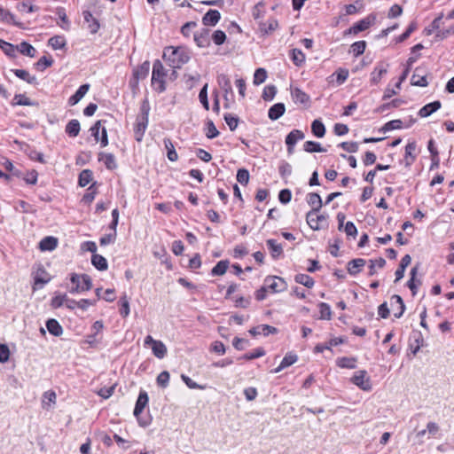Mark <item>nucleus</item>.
I'll list each match as a JSON object with an SVG mask.
<instances>
[{"mask_svg":"<svg viewBox=\"0 0 454 454\" xmlns=\"http://www.w3.org/2000/svg\"><path fill=\"white\" fill-rule=\"evenodd\" d=\"M163 59L171 67L180 68L189 61L190 56L184 48L167 47L163 52Z\"/></svg>","mask_w":454,"mask_h":454,"instance_id":"f257e3e1","label":"nucleus"},{"mask_svg":"<svg viewBox=\"0 0 454 454\" xmlns=\"http://www.w3.org/2000/svg\"><path fill=\"white\" fill-rule=\"evenodd\" d=\"M167 74L165 72V68L162 63L160 60H155L153 66V73H152V86L153 88L161 93L165 91V77Z\"/></svg>","mask_w":454,"mask_h":454,"instance_id":"f03ea898","label":"nucleus"},{"mask_svg":"<svg viewBox=\"0 0 454 454\" xmlns=\"http://www.w3.org/2000/svg\"><path fill=\"white\" fill-rule=\"evenodd\" d=\"M70 280L74 285V286L70 290L71 294L89 291L92 287L91 278L86 274L78 275L76 273H73Z\"/></svg>","mask_w":454,"mask_h":454,"instance_id":"7ed1b4c3","label":"nucleus"},{"mask_svg":"<svg viewBox=\"0 0 454 454\" xmlns=\"http://www.w3.org/2000/svg\"><path fill=\"white\" fill-rule=\"evenodd\" d=\"M375 20H376V16L373 14H370L367 17H365L364 19L355 23L348 29L345 30L344 35H357L358 33L368 29L372 24H374Z\"/></svg>","mask_w":454,"mask_h":454,"instance_id":"20e7f679","label":"nucleus"},{"mask_svg":"<svg viewBox=\"0 0 454 454\" xmlns=\"http://www.w3.org/2000/svg\"><path fill=\"white\" fill-rule=\"evenodd\" d=\"M103 121L99 120L90 128L91 136L97 142H100L102 147L108 145L107 132L105 127H102Z\"/></svg>","mask_w":454,"mask_h":454,"instance_id":"39448f33","label":"nucleus"},{"mask_svg":"<svg viewBox=\"0 0 454 454\" xmlns=\"http://www.w3.org/2000/svg\"><path fill=\"white\" fill-rule=\"evenodd\" d=\"M351 382L364 391H370L372 389L370 377L367 376V372L364 370L357 371L351 378Z\"/></svg>","mask_w":454,"mask_h":454,"instance_id":"423d86ee","label":"nucleus"},{"mask_svg":"<svg viewBox=\"0 0 454 454\" xmlns=\"http://www.w3.org/2000/svg\"><path fill=\"white\" fill-rule=\"evenodd\" d=\"M264 284L267 286L268 289L272 293L283 292L287 287L286 282L283 278L276 276L267 277L264 279Z\"/></svg>","mask_w":454,"mask_h":454,"instance_id":"0eeeda50","label":"nucleus"},{"mask_svg":"<svg viewBox=\"0 0 454 454\" xmlns=\"http://www.w3.org/2000/svg\"><path fill=\"white\" fill-rule=\"evenodd\" d=\"M318 212L309 211L306 215V221L309 226L314 230L318 231L322 228V223L326 221L324 215H317Z\"/></svg>","mask_w":454,"mask_h":454,"instance_id":"6e6552de","label":"nucleus"},{"mask_svg":"<svg viewBox=\"0 0 454 454\" xmlns=\"http://www.w3.org/2000/svg\"><path fill=\"white\" fill-rule=\"evenodd\" d=\"M303 138L304 133L300 129H294L286 137V144L287 145V152L289 154L294 153L295 144Z\"/></svg>","mask_w":454,"mask_h":454,"instance_id":"1a4fd4ad","label":"nucleus"},{"mask_svg":"<svg viewBox=\"0 0 454 454\" xmlns=\"http://www.w3.org/2000/svg\"><path fill=\"white\" fill-rule=\"evenodd\" d=\"M209 29L201 28L193 34V39L196 44L200 48H205L210 45Z\"/></svg>","mask_w":454,"mask_h":454,"instance_id":"9d476101","label":"nucleus"},{"mask_svg":"<svg viewBox=\"0 0 454 454\" xmlns=\"http://www.w3.org/2000/svg\"><path fill=\"white\" fill-rule=\"evenodd\" d=\"M148 122L149 119H145V117H137L136 124L134 126V136L137 142L142 141L144 134L147 129Z\"/></svg>","mask_w":454,"mask_h":454,"instance_id":"9b49d317","label":"nucleus"},{"mask_svg":"<svg viewBox=\"0 0 454 454\" xmlns=\"http://www.w3.org/2000/svg\"><path fill=\"white\" fill-rule=\"evenodd\" d=\"M390 304L393 309L395 310V317H401L405 310V305L402 297L397 294L393 295L390 300Z\"/></svg>","mask_w":454,"mask_h":454,"instance_id":"f8f14e48","label":"nucleus"},{"mask_svg":"<svg viewBox=\"0 0 454 454\" xmlns=\"http://www.w3.org/2000/svg\"><path fill=\"white\" fill-rule=\"evenodd\" d=\"M148 401L149 398L147 393L144 390L140 391L133 412L135 417L138 419L139 415L143 412L144 409L147 405Z\"/></svg>","mask_w":454,"mask_h":454,"instance_id":"ddd939ff","label":"nucleus"},{"mask_svg":"<svg viewBox=\"0 0 454 454\" xmlns=\"http://www.w3.org/2000/svg\"><path fill=\"white\" fill-rule=\"evenodd\" d=\"M278 333V329L274 326L269 325H260L256 327H253L249 330V333L253 336H257L262 334L264 336H268L270 334H275Z\"/></svg>","mask_w":454,"mask_h":454,"instance_id":"4468645a","label":"nucleus"},{"mask_svg":"<svg viewBox=\"0 0 454 454\" xmlns=\"http://www.w3.org/2000/svg\"><path fill=\"white\" fill-rule=\"evenodd\" d=\"M84 22L88 24V28L91 34H96L99 29L98 20L93 17L90 11H83L82 12Z\"/></svg>","mask_w":454,"mask_h":454,"instance_id":"2eb2a0df","label":"nucleus"},{"mask_svg":"<svg viewBox=\"0 0 454 454\" xmlns=\"http://www.w3.org/2000/svg\"><path fill=\"white\" fill-rule=\"evenodd\" d=\"M221 19V14L217 10H209L202 18L204 26H215Z\"/></svg>","mask_w":454,"mask_h":454,"instance_id":"dca6fc26","label":"nucleus"},{"mask_svg":"<svg viewBox=\"0 0 454 454\" xmlns=\"http://www.w3.org/2000/svg\"><path fill=\"white\" fill-rule=\"evenodd\" d=\"M417 149V144L415 141L409 142L405 146L404 161L405 166L410 167L415 160L416 155L415 151Z\"/></svg>","mask_w":454,"mask_h":454,"instance_id":"f3484780","label":"nucleus"},{"mask_svg":"<svg viewBox=\"0 0 454 454\" xmlns=\"http://www.w3.org/2000/svg\"><path fill=\"white\" fill-rule=\"evenodd\" d=\"M307 203L312 207L310 211L319 212L322 207V199L316 192H309L306 197Z\"/></svg>","mask_w":454,"mask_h":454,"instance_id":"a211bd4d","label":"nucleus"},{"mask_svg":"<svg viewBox=\"0 0 454 454\" xmlns=\"http://www.w3.org/2000/svg\"><path fill=\"white\" fill-rule=\"evenodd\" d=\"M365 263H366V262L364 259H362V258L353 259L348 263V267H347L348 272L350 275L355 276L362 270V269L364 267Z\"/></svg>","mask_w":454,"mask_h":454,"instance_id":"6ab92c4d","label":"nucleus"},{"mask_svg":"<svg viewBox=\"0 0 454 454\" xmlns=\"http://www.w3.org/2000/svg\"><path fill=\"white\" fill-rule=\"evenodd\" d=\"M442 106L440 101L436 100L432 103L427 104L419 111V115L422 118L430 116L433 113L439 110Z\"/></svg>","mask_w":454,"mask_h":454,"instance_id":"aec40b11","label":"nucleus"},{"mask_svg":"<svg viewBox=\"0 0 454 454\" xmlns=\"http://www.w3.org/2000/svg\"><path fill=\"white\" fill-rule=\"evenodd\" d=\"M291 96L295 104H308L310 100L309 96L299 88L291 90Z\"/></svg>","mask_w":454,"mask_h":454,"instance_id":"412c9836","label":"nucleus"},{"mask_svg":"<svg viewBox=\"0 0 454 454\" xmlns=\"http://www.w3.org/2000/svg\"><path fill=\"white\" fill-rule=\"evenodd\" d=\"M98 160L102 161L107 169L113 170L117 168L115 157L112 153H100L98 154Z\"/></svg>","mask_w":454,"mask_h":454,"instance_id":"4be33fe9","label":"nucleus"},{"mask_svg":"<svg viewBox=\"0 0 454 454\" xmlns=\"http://www.w3.org/2000/svg\"><path fill=\"white\" fill-rule=\"evenodd\" d=\"M298 359V356L295 354L288 353L282 359L280 364L275 368L272 372L278 373L281 372L283 369L291 366L294 364Z\"/></svg>","mask_w":454,"mask_h":454,"instance_id":"5701e85b","label":"nucleus"},{"mask_svg":"<svg viewBox=\"0 0 454 454\" xmlns=\"http://www.w3.org/2000/svg\"><path fill=\"white\" fill-rule=\"evenodd\" d=\"M285 105L283 103H277L269 109L268 116L270 120L276 121L285 114Z\"/></svg>","mask_w":454,"mask_h":454,"instance_id":"b1692460","label":"nucleus"},{"mask_svg":"<svg viewBox=\"0 0 454 454\" xmlns=\"http://www.w3.org/2000/svg\"><path fill=\"white\" fill-rule=\"evenodd\" d=\"M90 85L89 84H82L79 87V89L76 90V92L71 96L68 99V104L70 106L76 105L89 91Z\"/></svg>","mask_w":454,"mask_h":454,"instance_id":"393cba45","label":"nucleus"},{"mask_svg":"<svg viewBox=\"0 0 454 454\" xmlns=\"http://www.w3.org/2000/svg\"><path fill=\"white\" fill-rule=\"evenodd\" d=\"M57 246L58 239L51 236L43 238L39 243V248L42 251H52Z\"/></svg>","mask_w":454,"mask_h":454,"instance_id":"a878e982","label":"nucleus"},{"mask_svg":"<svg viewBox=\"0 0 454 454\" xmlns=\"http://www.w3.org/2000/svg\"><path fill=\"white\" fill-rule=\"evenodd\" d=\"M411 83L413 86L427 87L428 85L427 75L421 74L420 69L416 68L413 75L411 76Z\"/></svg>","mask_w":454,"mask_h":454,"instance_id":"bb28decb","label":"nucleus"},{"mask_svg":"<svg viewBox=\"0 0 454 454\" xmlns=\"http://www.w3.org/2000/svg\"><path fill=\"white\" fill-rule=\"evenodd\" d=\"M418 270H419V267L418 266H414L411 269V278L407 282V286L410 288V290L411 291L413 296L416 295V294H417L418 286L421 285V281L420 280H416V275L418 273Z\"/></svg>","mask_w":454,"mask_h":454,"instance_id":"cd10ccee","label":"nucleus"},{"mask_svg":"<svg viewBox=\"0 0 454 454\" xmlns=\"http://www.w3.org/2000/svg\"><path fill=\"white\" fill-rule=\"evenodd\" d=\"M46 327L49 333L53 336L59 337L63 333V328L56 319H48Z\"/></svg>","mask_w":454,"mask_h":454,"instance_id":"c85d7f7f","label":"nucleus"},{"mask_svg":"<svg viewBox=\"0 0 454 454\" xmlns=\"http://www.w3.org/2000/svg\"><path fill=\"white\" fill-rule=\"evenodd\" d=\"M150 69V63L148 61L144 62L142 65H140L135 71H134V78L136 80V83L139 80L145 79L148 74Z\"/></svg>","mask_w":454,"mask_h":454,"instance_id":"c756f323","label":"nucleus"},{"mask_svg":"<svg viewBox=\"0 0 454 454\" xmlns=\"http://www.w3.org/2000/svg\"><path fill=\"white\" fill-rule=\"evenodd\" d=\"M81 130L80 122L76 119L71 120L66 126V133L71 137H75L79 135Z\"/></svg>","mask_w":454,"mask_h":454,"instance_id":"7c9ffc66","label":"nucleus"},{"mask_svg":"<svg viewBox=\"0 0 454 454\" xmlns=\"http://www.w3.org/2000/svg\"><path fill=\"white\" fill-rule=\"evenodd\" d=\"M217 82H218L219 86L221 87V89L224 91L225 98L227 97V95L229 93H232L231 83L229 77L226 74H222L218 75Z\"/></svg>","mask_w":454,"mask_h":454,"instance_id":"2f4dec72","label":"nucleus"},{"mask_svg":"<svg viewBox=\"0 0 454 454\" xmlns=\"http://www.w3.org/2000/svg\"><path fill=\"white\" fill-rule=\"evenodd\" d=\"M163 144L167 150V157L170 161H176L178 159L177 153L170 138H164Z\"/></svg>","mask_w":454,"mask_h":454,"instance_id":"473e14b6","label":"nucleus"},{"mask_svg":"<svg viewBox=\"0 0 454 454\" xmlns=\"http://www.w3.org/2000/svg\"><path fill=\"white\" fill-rule=\"evenodd\" d=\"M278 27V22L277 20L270 19L265 22H262L260 24V30L262 33L268 35L271 32L275 31Z\"/></svg>","mask_w":454,"mask_h":454,"instance_id":"72a5a7b5","label":"nucleus"},{"mask_svg":"<svg viewBox=\"0 0 454 454\" xmlns=\"http://www.w3.org/2000/svg\"><path fill=\"white\" fill-rule=\"evenodd\" d=\"M387 73V69L382 66H377L371 74V82L372 84H378L382 76Z\"/></svg>","mask_w":454,"mask_h":454,"instance_id":"f704fd0d","label":"nucleus"},{"mask_svg":"<svg viewBox=\"0 0 454 454\" xmlns=\"http://www.w3.org/2000/svg\"><path fill=\"white\" fill-rule=\"evenodd\" d=\"M152 351L157 358L162 359L167 354V347L162 341L157 340L152 347Z\"/></svg>","mask_w":454,"mask_h":454,"instance_id":"c9c22d12","label":"nucleus"},{"mask_svg":"<svg viewBox=\"0 0 454 454\" xmlns=\"http://www.w3.org/2000/svg\"><path fill=\"white\" fill-rule=\"evenodd\" d=\"M91 262L98 270H106L108 267L106 259L98 254H94L91 258Z\"/></svg>","mask_w":454,"mask_h":454,"instance_id":"e433bc0d","label":"nucleus"},{"mask_svg":"<svg viewBox=\"0 0 454 454\" xmlns=\"http://www.w3.org/2000/svg\"><path fill=\"white\" fill-rule=\"evenodd\" d=\"M267 246L273 258H278L282 253L283 248L275 239H268Z\"/></svg>","mask_w":454,"mask_h":454,"instance_id":"4c0bfd02","label":"nucleus"},{"mask_svg":"<svg viewBox=\"0 0 454 454\" xmlns=\"http://www.w3.org/2000/svg\"><path fill=\"white\" fill-rule=\"evenodd\" d=\"M311 131L317 137H323L325 134V127L320 120H314L311 124Z\"/></svg>","mask_w":454,"mask_h":454,"instance_id":"58836bf2","label":"nucleus"},{"mask_svg":"<svg viewBox=\"0 0 454 454\" xmlns=\"http://www.w3.org/2000/svg\"><path fill=\"white\" fill-rule=\"evenodd\" d=\"M294 280L296 283L303 285L308 288H311L315 285L314 279L307 274H297Z\"/></svg>","mask_w":454,"mask_h":454,"instance_id":"ea45409f","label":"nucleus"},{"mask_svg":"<svg viewBox=\"0 0 454 454\" xmlns=\"http://www.w3.org/2000/svg\"><path fill=\"white\" fill-rule=\"evenodd\" d=\"M12 71L17 77L26 81L29 84H34L36 82V77L30 75V74L24 69H14Z\"/></svg>","mask_w":454,"mask_h":454,"instance_id":"a19ab883","label":"nucleus"},{"mask_svg":"<svg viewBox=\"0 0 454 454\" xmlns=\"http://www.w3.org/2000/svg\"><path fill=\"white\" fill-rule=\"evenodd\" d=\"M17 51H19L21 54L28 56V57H35V49L28 43L22 42L17 46Z\"/></svg>","mask_w":454,"mask_h":454,"instance_id":"79ce46f5","label":"nucleus"},{"mask_svg":"<svg viewBox=\"0 0 454 454\" xmlns=\"http://www.w3.org/2000/svg\"><path fill=\"white\" fill-rule=\"evenodd\" d=\"M48 44L54 50H59L65 47L66 39L61 35H55L49 39Z\"/></svg>","mask_w":454,"mask_h":454,"instance_id":"37998d69","label":"nucleus"},{"mask_svg":"<svg viewBox=\"0 0 454 454\" xmlns=\"http://www.w3.org/2000/svg\"><path fill=\"white\" fill-rule=\"evenodd\" d=\"M228 266H229L228 261H226V260L220 261L212 269L211 274L213 276H222L226 272Z\"/></svg>","mask_w":454,"mask_h":454,"instance_id":"c03bdc74","label":"nucleus"},{"mask_svg":"<svg viewBox=\"0 0 454 454\" xmlns=\"http://www.w3.org/2000/svg\"><path fill=\"white\" fill-rule=\"evenodd\" d=\"M303 148L308 153H324L326 152L319 143L314 141H307L303 145Z\"/></svg>","mask_w":454,"mask_h":454,"instance_id":"a18cd8bd","label":"nucleus"},{"mask_svg":"<svg viewBox=\"0 0 454 454\" xmlns=\"http://www.w3.org/2000/svg\"><path fill=\"white\" fill-rule=\"evenodd\" d=\"M93 173L90 169H83L79 175L78 184L80 186L84 187L92 180Z\"/></svg>","mask_w":454,"mask_h":454,"instance_id":"49530a36","label":"nucleus"},{"mask_svg":"<svg viewBox=\"0 0 454 454\" xmlns=\"http://www.w3.org/2000/svg\"><path fill=\"white\" fill-rule=\"evenodd\" d=\"M291 59L294 64L297 67H301L305 62V55L299 49H294L292 51Z\"/></svg>","mask_w":454,"mask_h":454,"instance_id":"de8ad7c7","label":"nucleus"},{"mask_svg":"<svg viewBox=\"0 0 454 454\" xmlns=\"http://www.w3.org/2000/svg\"><path fill=\"white\" fill-rule=\"evenodd\" d=\"M319 318L322 320H330L332 317V310L329 304L325 302H320L319 305Z\"/></svg>","mask_w":454,"mask_h":454,"instance_id":"09e8293b","label":"nucleus"},{"mask_svg":"<svg viewBox=\"0 0 454 454\" xmlns=\"http://www.w3.org/2000/svg\"><path fill=\"white\" fill-rule=\"evenodd\" d=\"M365 48H366L365 41H357V42H355L351 45L350 51L354 54L355 57H358L364 52Z\"/></svg>","mask_w":454,"mask_h":454,"instance_id":"8fccbe9b","label":"nucleus"},{"mask_svg":"<svg viewBox=\"0 0 454 454\" xmlns=\"http://www.w3.org/2000/svg\"><path fill=\"white\" fill-rule=\"evenodd\" d=\"M56 393L54 391H46L43 395V407L49 408L56 403Z\"/></svg>","mask_w":454,"mask_h":454,"instance_id":"3c124183","label":"nucleus"},{"mask_svg":"<svg viewBox=\"0 0 454 454\" xmlns=\"http://www.w3.org/2000/svg\"><path fill=\"white\" fill-rule=\"evenodd\" d=\"M0 48L6 55L10 57H14L17 51V46L15 47L13 44L2 39H0Z\"/></svg>","mask_w":454,"mask_h":454,"instance_id":"603ef678","label":"nucleus"},{"mask_svg":"<svg viewBox=\"0 0 454 454\" xmlns=\"http://www.w3.org/2000/svg\"><path fill=\"white\" fill-rule=\"evenodd\" d=\"M267 78V72L264 68H257L254 74V84L260 85L264 82Z\"/></svg>","mask_w":454,"mask_h":454,"instance_id":"864d4df0","label":"nucleus"},{"mask_svg":"<svg viewBox=\"0 0 454 454\" xmlns=\"http://www.w3.org/2000/svg\"><path fill=\"white\" fill-rule=\"evenodd\" d=\"M277 93V88L274 85H267L262 91V98L265 101H270L274 98Z\"/></svg>","mask_w":454,"mask_h":454,"instance_id":"5fc2aeb1","label":"nucleus"},{"mask_svg":"<svg viewBox=\"0 0 454 454\" xmlns=\"http://www.w3.org/2000/svg\"><path fill=\"white\" fill-rule=\"evenodd\" d=\"M417 28V24L415 22H411L405 32H403L402 35L397 36L395 41L396 43H403L406 39L409 38L411 34Z\"/></svg>","mask_w":454,"mask_h":454,"instance_id":"6e6d98bb","label":"nucleus"},{"mask_svg":"<svg viewBox=\"0 0 454 454\" xmlns=\"http://www.w3.org/2000/svg\"><path fill=\"white\" fill-rule=\"evenodd\" d=\"M356 359L349 357H341L337 360V365L341 368L354 369L356 367Z\"/></svg>","mask_w":454,"mask_h":454,"instance_id":"4d7b16f0","label":"nucleus"},{"mask_svg":"<svg viewBox=\"0 0 454 454\" xmlns=\"http://www.w3.org/2000/svg\"><path fill=\"white\" fill-rule=\"evenodd\" d=\"M370 262H371V265H370V272H369V274L371 276H372L376 272L375 268L381 269V268H383L385 266L386 260L384 258H382V257H380V258L375 259V260H371Z\"/></svg>","mask_w":454,"mask_h":454,"instance_id":"13d9d810","label":"nucleus"},{"mask_svg":"<svg viewBox=\"0 0 454 454\" xmlns=\"http://www.w3.org/2000/svg\"><path fill=\"white\" fill-rule=\"evenodd\" d=\"M95 183L92 184L87 190V192L83 195L82 197V200L85 202V203H91L95 197H96V194H97V190L95 188Z\"/></svg>","mask_w":454,"mask_h":454,"instance_id":"bf43d9fd","label":"nucleus"},{"mask_svg":"<svg viewBox=\"0 0 454 454\" xmlns=\"http://www.w3.org/2000/svg\"><path fill=\"white\" fill-rule=\"evenodd\" d=\"M224 121L231 131L235 130L239 124V118L231 114H224Z\"/></svg>","mask_w":454,"mask_h":454,"instance_id":"052dcab7","label":"nucleus"},{"mask_svg":"<svg viewBox=\"0 0 454 454\" xmlns=\"http://www.w3.org/2000/svg\"><path fill=\"white\" fill-rule=\"evenodd\" d=\"M265 355V351L262 348H257L256 349L253 350L252 352L245 354L241 358L245 360H252L255 359L261 356H263Z\"/></svg>","mask_w":454,"mask_h":454,"instance_id":"680f3d73","label":"nucleus"},{"mask_svg":"<svg viewBox=\"0 0 454 454\" xmlns=\"http://www.w3.org/2000/svg\"><path fill=\"white\" fill-rule=\"evenodd\" d=\"M403 121L401 120H393L387 122L381 129L383 132L398 129L402 128Z\"/></svg>","mask_w":454,"mask_h":454,"instance_id":"e2e57ef3","label":"nucleus"},{"mask_svg":"<svg viewBox=\"0 0 454 454\" xmlns=\"http://www.w3.org/2000/svg\"><path fill=\"white\" fill-rule=\"evenodd\" d=\"M53 59L51 57L43 56L39 59V60L36 62L35 66L37 69L43 70L46 67H49L52 65Z\"/></svg>","mask_w":454,"mask_h":454,"instance_id":"0e129e2a","label":"nucleus"},{"mask_svg":"<svg viewBox=\"0 0 454 454\" xmlns=\"http://www.w3.org/2000/svg\"><path fill=\"white\" fill-rule=\"evenodd\" d=\"M67 294H59V295L54 296L51 301V307L54 309L60 308L61 306H63L65 304V302L67 301Z\"/></svg>","mask_w":454,"mask_h":454,"instance_id":"69168bd1","label":"nucleus"},{"mask_svg":"<svg viewBox=\"0 0 454 454\" xmlns=\"http://www.w3.org/2000/svg\"><path fill=\"white\" fill-rule=\"evenodd\" d=\"M169 378V372L163 371L157 377V384L161 387H166L168 385Z\"/></svg>","mask_w":454,"mask_h":454,"instance_id":"338daca9","label":"nucleus"},{"mask_svg":"<svg viewBox=\"0 0 454 454\" xmlns=\"http://www.w3.org/2000/svg\"><path fill=\"white\" fill-rule=\"evenodd\" d=\"M212 40L216 45H222L226 40V35L222 30H215L212 35Z\"/></svg>","mask_w":454,"mask_h":454,"instance_id":"774afa93","label":"nucleus"}]
</instances>
